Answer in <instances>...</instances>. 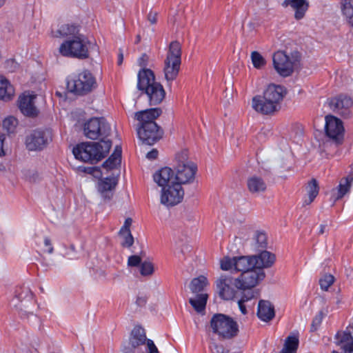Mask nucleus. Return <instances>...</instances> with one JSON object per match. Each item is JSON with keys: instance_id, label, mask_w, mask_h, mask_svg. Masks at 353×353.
<instances>
[{"instance_id": "nucleus-9", "label": "nucleus", "mask_w": 353, "mask_h": 353, "mask_svg": "<svg viewBox=\"0 0 353 353\" xmlns=\"http://www.w3.org/2000/svg\"><path fill=\"white\" fill-rule=\"evenodd\" d=\"M177 159L174 179L180 184L191 183L197 170L196 164L188 160L186 152H182Z\"/></svg>"}, {"instance_id": "nucleus-49", "label": "nucleus", "mask_w": 353, "mask_h": 353, "mask_svg": "<svg viewBox=\"0 0 353 353\" xmlns=\"http://www.w3.org/2000/svg\"><path fill=\"white\" fill-rule=\"evenodd\" d=\"M44 245L46 248V249L43 250V252H47L48 254L53 253L54 248L52 246L51 240L48 236L44 238Z\"/></svg>"}, {"instance_id": "nucleus-14", "label": "nucleus", "mask_w": 353, "mask_h": 353, "mask_svg": "<svg viewBox=\"0 0 353 353\" xmlns=\"http://www.w3.org/2000/svg\"><path fill=\"white\" fill-rule=\"evenodd\" d=\"M325 130L326 136L336 145L343 143L344 127L341 120L332 115L326 116Z\"/></svg>"}, {"instance_id": "nucleus-54", "label": "nucleus", "mask_w": 353, "mask_h": 353, "mask_svg": "<svg viewBox=\"0 0 353 353\" xmlns=\"http://www.w3.org/2000/svg\"><path fill=\"white\" fill-rule=\"evenodd\" d=\"M157 12L150 11L148 15V20L150 22L151 24H154L157 23Z\"/></svg>"}, {"instance_id": "nucleus-23", "label": "nucleus", "mask_w": 353, "mask_h": 353, "mask_svg": "<svg viewBox=\"0 0 353 353\" xmlns=\"http://www.w3.org/2000/svg\"><path fill=\"white\" fill-rule=\"evenodd\" d=\"M353 182V171L345 177L341 179L339 185L336 189L332 190V197L334 201L342 199L347 192H350Z\"/></svg>"}, {"instance_id": "nucleus-53", "label": "nucleus", "mask_w": 353, "mask_h": 353, "mask_svg": "<svg viewBox=\"0 0 353 353\" xmlns=\"http://www.w3.org/2000/svg\"><path fill=\"white\" fill-rule=\"evenodd\" d=\"M158 154L159 152L157 149H152L151 151L147 153L146 157L150 160H154L157 158Z\"/></svg>"}, {"instance_id": "nucleus-13", "label": "nucleus", "mask_w": 353, "mask_h": 353, "mask_svg": "<svg viewBox=\"0 0 353 353\" xmlns=\"http://www.w3.org/2000/svg\"><path fill=\"white\" fill-rule=\"evenodd\" d=\"M183 196L184 190L181 184L172 181V185L162 188L161 203L167 207L174 206L181 203Z\"/></svg>"}, {"instance_id": "nucleus-37", "label": "nucleus", "mask_w": 353, "mask_h": 353, "mask_svg": "<svg viewBox=\"0 0 353 353\" xmlns=\"http://www.w3.org/2000/svg\"><path fill=\"white\" fill-rule=\"evenodd\" d=\"M254 248L256 250H260L267 247V235L265 232L256 231L254 235Z\"/></svg>"}, {"instance_id": "nucleus-34", "label": "nucleus", "mask_w": 353, "mask_h": 353, "mask_svg": "<svg viewBox=\"0 0 353 353\" xmlns=\"http://www.w3.org/2000/svg\"><path fill=\"white\" fill-rule=\"evenodd\" d=\"M117 184V179L114 176L106 177L99 183L98 189L102 194L111 191Z\"/></svg>"}, {"instance_id": "nucleus-38", "label": "nucleus", "mask_w": 353, "mask_h": 353, "mask_svg": "<svg viewBox=\"0 0 353 353\" xmlns=\"http://www.w3.org/2000/svg\"><path fill=\"white\" fill-rule=\"evenodd\" d=\"M251 59L254 67L256 69L261 68L266 63L265 59L257 51H253L251 53Z\"/></svg>"}, {"instance_id": "nucleus-32", "label": "nucleus", "mask_w": 353, "mask_h": 353, "mask_svg": "<svg viewBox=\"0 0 353 353\" xmlns=\"http://www.w3.org/2000/svg\"><path fill=\"white\" fill-rule=\"evenodd\" d=\"M319 185L315 179H312L307 186V192L308 197L303 201V205L310 204L319 194Z\"/></svg>"}, {"instance_id": "nucleus-12", "label": "nucleus", "mask_w": 353, "mask_h": 353, "mask_svg": "<svg viewBox=\"0 0 353 353\" xmlns=\"http://www.w3.org/2000/svg\"><path fill=\"white\" fill-rule=\"evenodd\" d=\"M137 134L143 144L152 145L163 136V130L157 123H150L144 125H137Z\"/></svg>"}, {"instance_id": "nucleus-20", "label": "nucleus", "mask_w": 353, "mask_h": 353, "mask_svg": "<svg viewBox=\"0 0 353 353\" xmlns=\"http://www.w3.org/2000/svg\"><path fill=\"white\" fill-rule=\"evenodd\" d=\"M336 339L337 345H341L345 352H353V323L347 326L345 331L337 332Z\"/></svg>"}, {"instance_id": "nucleus-33", "label": "nucleus", "mask_w": 353, "mask_h": 353, "mask_svg": "<svg viewBox=\"0 0 353 353\" xmlns=\"http://www.w3.org/2000/svg\"><path fill=\"white\" fill-rule=\"evenodd\" d=\"M207 300V294H199L195 299H190L189 302L197 312L201 313L205 309Z\"/></svg>"}, {"instance_id": "nucleus-55", "label": "nucleus", "mask_w": 353, "mask_h": 353, "mask_svg": "<svg viewBox=\"0 0 353 353\" xmlns=\"http://www.w3.org/2000/svg\"><path fill=\"white\" fill-rule=\"evenodd\" d=\"M147 303V297L146 296H138L136 300V304L138 306L142 307L144 306Z\"/></svg>"}, {"instance_id": "nucleus-17", "label": "nucleus", "mask_w": 353, "mask_h": 353, "mask_svg": "<svg viewBox=\"0 0 353 353\" xmlns=\"http://www.w3.org/2000/svg\"><path fill=\"white\" fill-rule=\"evenodd\" d=\"M329 106L336 113L345 118L350 115V108L353 105V100L351 97L340 94L329 100Z\"/></svg>"}, {"instance_id": "nucleus-64", "label": "nucleus", "mask_w": 353, "mask_h": 353, "mask_svg": "<svg viewBox=\"0 0 353 353\" xmlns=\"http://www.w3.org/2000/svg\"><path fill=\"white\" fill-rule=\"evenodd\" d=\"M17 299L19 301H22V299H23V297H22V296H21V294H17Z\"/></svg>"}, {"instance_id": "nucleus-48", "label": "nucleus", "mask_w": 353, "mask_h": 353, "mask_svg": "<svg viewBox=\"0 0 353 353\" xmlns=\"http://www.w3.org/2000/svg\"><path fill=\"white\" fill-rule=\"evenodd\" d=\"M210 349L212 353H228V351L225 350L222 345H218L215 343L211 345Z\"/></svg>"}, {"instance_id": "nucleus-35", "label": "nucleus", "mask_w": 353, "mask_h": 353, "mask_svg": "<svg viewBox=\"0 0 353 353\" xmlns=\"http://www.w3.org/2000/svg\"><path fill=\"white\" fill-rule=\"evenodd\" d=\"M341 10L347 22L353 26V0H343Z\"/></svg>"}, {"instance_id": "nucleus-8", "label": "nucleus", "mask_w": 353, "mask_h": 353, "mask_svg": "<svg viewBox=\"0 0 353 353\" xmlns=\"http://www.w3.org/2000/svg\"><path fill=\"white\" fill-rule=\"evenodd\" d=\"M301 61V54L294 50L290 55L284 51H277L273 55V64L276 72L283 77L292 74Z\"/></svg>"}, {"instance_id": "nucleus-26", "label": "nucleus", "mask_w": 353, "mask_h": 353, "mask_svg": "<svg viewBox=\"0 0 353 353\" xmlns=\"http://www.w3.org/2000/svg\"><path fill=\"white\" fill-rule=\"evenodd\" d=\"M282 6L283 7L291 6L295 10V19L300 20L304 17L308 9L309 3L306 0H285Z\"/></svg>"}, {"instance_id": "nucleus-19", "label": "nucleus", "mask_w": 353, "mask_h": 353, "mask_svg": "<svg viewBox=\"0 0 353 353\" xmlns=\"http://www.w3.org/2000/svg\"><path fill=\"white\" fill-rule=\"evenodd\" d=\"M145 332L144 329L140 326H135L131 332L129 339V345L131 347H125L123 353H134V349L139 345L147 343Z\"/></svg>"}, {"instance_id": "nucleus-52", "label": "nucleus", "mask_w": 353, "mask_h": 353, "mask_svg": "<svg viewBox=\"0 0 353 353\" xmlns=\"http://www.w3.org/2000/svg\"><path fill=\"white\" fill-rule=\"evenodd\" d=\"M132 223V219L131 218H127L125 220L123 225L121 227L119 232H128L130 231V227Z\"/></svg>"}, {"instance_id": "nucleus-46", "label": "nucleus", "mask_w": 353, "mask_h": 353, "mask_svg": "<svg viewBox=\"0 0 353 353\" xmlns=\"http://www.w3.org/2000/svg\"><path fill=\"white\" fill-rule=\"evenodd\" d=\"M323 317V314L321 311L319 312L318 314L315 316V317L313 319L312 325H311V330L315 331L316 330L317 327L321 325L322 320Z\"/></svg>"}, {"instance_id": "nucleus-18", "label": "nucleus", "mask_w": 353, "mask_h": 353, "mask_svg": "<svg viewBox=\"0 0 353 353\" xmlns=\"http://www.w3.org/2000/svg\"><path fill=\"white\" fill-rule=\"evenodd\" d=\"M36 95L23 94L19 97L18 106L21 113L28 117H36L39 110L35 105Z\"/></svg>"}, {"instance_id": "nucleus-30", "label": "nucleus", "mask_w": 353, "mask_h": 353, "mask_svg": "<svg viewBox=\"0 0 353 353\" xmlns=\"http://www.w3.org/2000/svg\"><path fill=\"white\" fill-rule=\"evenodd\" d=\"M14 95V89L8 79L0 77V99L4 101L12 100Z\"/></svg>"}, {"instance_id": "nucleus-11", "label": "nucleus", "mask_w": 353, "mask_h": 353, "mask_svg": "<svg viewBox=\"0 0 353 353\" xmlns=\"http://www.w3.org/2000/svg\"><path fill=\"white\" fill-rule=\"evenodd\" d=\"M216 290L220 298L225 301L233 300L239 290L236 278L228 274H221L215 282Z\"/></svg>"}, {"instance_id": "nucleus-63", "label": "nucleus", "mask_w": 353, "mask_h": 353, "mask_svg": "<svg viewBox=\"0 0 353 353\" xmlns=\"http://www.w3.org/2000/svg\"><path fill=\"white\" fill-rule=\"evenodd\" d=\"M280 353H295V352H292L291 350H288L286 348L283 347V349L281 350Z\"/></svg>"}, {"instance_id": "nucleus-15", "label": "nucleus", "mask_w": 353, "mask_h": 353, "mask_svg": "<svg viewBox=\"0 0 353 353\" xmlns=\"http://www.w3.org/2000/svg\"><path fill=\"white\" fill-rule=\"evenodd\" d=\"M265 276L264 270L254 268L241 273L236 278L237 285L241 290H251L263 281Z\"/></svg>"}, {"instance_id": "nucleus-44", "label": "nucleus", "mask_w": 353, "mask_h": 353, "mask_svg": "<svg viewBox=\"0 0 353 353\" xmlns=\"http://www.w3.org/2000/svg\"><path fill=\"white\" fill-rule=\"evenodd\" d=\"M119 234L123 239L121 245L123 247L130 248L134 243V238L130 231L128 232H119Z\"/></svg>"}, {"instance_id": "nucleus-7", "label": "nucleus", "mask_w": 353, "mask_h": 353, "mask_svg": "<svg viewBox=\"0 0 353 353\" xmlns=\"http://www.w3.org/2000/svg\"><path fill=\"white\" fill-rule=\"evenodd\" d=\"M210 327L214 334L225 339H230L238 334V325L229 316L215 314L210 320Z\"/></svg>"}, {"instance_id": "nucleus-50", "label": "nucleus", "mask_w": 353, "mask_h": 353, "mask_svg": "<svg viewBox=\"0 0 353 353\" xmlns=\"http://www.w3.org/2000/svg\"><path fill=\"white\" fill-rule=\"evenodd\" d=\"M147 348L148 353H159L157 346L151 339L147 341Z\"/></svg>"}, {"instance_id": "nucleus-27", "label": "nucleus", "mask_w": 353, "mask_h": 353, "mask_svg": "<svg viewBox=\"0 0 353 353\" xmlns=\"http://www.w3.org/2000/svg\"><path fill=\"white\" fill-rule=\"evenodd\" d=\"M79 26L74 23H64L59 26L55 32H52L54 37H72L79 35Z\"/></svg>"}, {"instance_id": "nucleus-31", "label": "nucleus", "mask_w": 353, "mask_h": 353, "mask_svg": "<svg viewBox=\"0 0 353 353\" xmlns=\"http://www.w3.org/2000/svg\"><path fill=\"white\" fill-rule=\"evenodd\" d=\"M121 146L116 145L113 153L109 157V158L103 162L102 166L108 170L114 169L117 165L121 163Z\"/></svg>"}, {"instance_id": "nucleus-40", "label": "nucleus", "mask_w": 353, "mask_h": 353, "mask_svg": "<svg viewBox=\"0 0 353 353\" xmlns=\"http://www.w3.org/2000/svg\"><path fill=\"white\" fill-rule=\"evenodd\" d=\"M299 343V341L298 337L295 336H288L285 339L283 347L296 353Z\"/></svg>"}, {"instance_id": "nucleus-47", "label": "nucleus", "mask_w": 353, "mask_h": 353, "mask_svg": "<svg viewBox=\"0 0 353 353\" xmlns=\"http://www.w3.org/2000/svg\"><path fill=\"white\" fill-rule=\"evenodd\" d=\"M141 263V259L139 256L132 255L128 258V265L131 267H137Z\"/></svg>"}, {"instance_id": "nucleus-1", "label": "nucleus", "mask_w": 353, "mask_h": 353, "mask_svg": "<svg viewBox=\"0 0 353 353\" xmlns=\"http://www.w3.org/2000/svg\"><path fill=\"white\" fill-rule=\"evenodd\" d=\"M287 92L283 86L270 84L263 92V96L257 95L252 99V108L263 114H271L281 108Z\"/></svg>"}, {"instance_id": "nucleus-22", "label": "nucleus", "mask_w": 353, "mask_h": 353, "mask_svg": "<svg viewBox=\"0 0 353 353\" xmlns=\"http://www.w3.org/2000/svg\"><path fill=\"white\" fill-rule=\"evenodd\" d=\"M153 179L155 183L158 184L159 186L163 188V187H167L168 185H172V182H176L174 176L173 170L168 167H165L157 172H156L153 175Z\"/></svg>"}, {"instance_id": "nucleus-28", "label": "nucleus", "mask_w": 353, "mask_h": 353, "mask_svg": "<svg viewBox=\"0 0 353 353\" xmlns=\"http://www.w3.org/2000/svg\"><path fill=\"white\" fill-rule=\"evenodd\" d=\"M247 185L248 190L254 194L264 192L267 188V184L264 179L258 176H252L248 178Z\"/></svg>"}, {"instance_id": "nucleus-59", "label": "nucleus", "mask_w": 353, "mask_h": 353, "mask_svg": "<svg viewBox=\"0 0 353 353\" xmlns=\"http://www.w3.org/2000/svg\"><path fill=\"white\" fill-rule=\"evenodd\" d=\"M123 59V52H120V53L119 54V57H118V64L119 65H121L122 63Z\"/></svg>"}, {"instance_id": "nucleus-56", "label": "nucleus", "mask_w": 353, "mask_h": 353, "mask_svg": "<svg viewBox=\"0 0 353 353\" xmlns=\"http://www.w3.org/2000/svg\"><path fill=\"white\" fill-rule=\"evenodd\" d=\"M148 60V57L147 54H143L142 56L139 59V63L140 66H145L147 65V62Z\"/></svg>"}, {"instance_id": "nucleus-6", "label": "nucleus", "mask_w": 353, "mask_h": 353, "mask_svg": "<svg viewBox=\"0 0 353 353\" xmlns=\"http://www.w3.org/2000/svg\"><path fill=\"white\" fill-rule=\"evenodd\" d=\"M181 64V46L177 41H172L164 60L163 72L168 81H172L177 77Z\"/></svg>"}, {"instance_id": "nucleus-58", "label": "nucleus", "mask_w": 353, "mask_h": 353, "mask_svg": "<svg viewBox=\"0 0 353 353\" xmlns=\"http://www.w3.org/2000/svg\"><path fill=\"white\" fill-rule=\"evenodd\" d=\"M326 227H327L326 224H321L320 225V230H319V234H324Z\"/></svg>"}, {"instance_id": "nucleus-24", "label": "nucleus", "mask_w": 353, "mask_h": 353, "mask_svg": "<svg viewBox=\"0 0 353 353\" xmlns=\"http://www.w3.org/2000/svg\"><path fill=\"white\" fill-rule=\"evenodd\" d=\"M255 268L263 270L270 268L275 261L274 254L266 250L261 251L259 254L252 256Z\"/></svg>"}, {"instance_id": "nucleus-62", "label": "nucleus", "mask_w": 353, "mask_h": 353, "mask_svg": "<svg viewBox=\"0 0 353 353\" xmlns=\"http://www.w3.org/2000/svg\"><path fill=\"white\" fill-rule=\"evenodd\" d=\"M346 274L347 276H353V269L349 268L346 270Z\"/></svg>"}, {"instance_id": "nucleus-45", "label": "nucleus", "mask_w": 353, "mask_h": 353, "mask_svg": "<svg viewBox=\"0 0 353 353\" xmlns=\"http://www.w3.org/2000/svg\"><path fill=\"white\" fill-rule=\"evenodd\" d=\"M19 63L16 62L14 59H8L5 62V68L10 72H15L19 68Z\"/></svg>"}, {"instance_id": "nucleus-41", "label": "nucleus", "mask_w": 353, "mask_h": 353, "mask_svg": "<svg viewBox=\"0 0 353 353\" xmlns=\"http://www.w3.org/2000/svg\"><path fill=\"white\" fill-rule=\"evenodd\" d=\"M154 272V265L150 261H143L140 265V273L142 276H150Z\"/></svg>"}, {"instance_id": "nucleus-61", "label": "nucleus", "mask_w": 353, "mask_h": 353, "mask_svg": "<svg viewBox=\"0 0 353 353\" xmlns=\"http://www.w3.org/2000/svg\"><path fill=\"white\" fill-rule=\"evenodd\" d=\"M3 139L1 137H0V156L3 154Z\"/></svg>"}, {"instance_id": "nucleus-21", "label": "nucleus", "mask_w": 353, "mask_h": 353, "mask_svg": "<svg viewBox=\"0 0 353 353\" xmlns=\"http://www.w3.org/2000/svg\"><path fill=\"white\" fill-rule=\"evenodd\" d=\"M162 114L159 108H149L137 112L135 119L139 121L137 125H144L150 123H156L155 120Z\"/></svg>"}, {"instance_id": "nucleus-51", "label": "nucleus", "mask_w": 353, "mask_h": 353, "mask_svg": "<svg viewBox=\"0 0 353 353\" xmlns=\"http://www.w3.org/2000/svg\"><path fill=\"white\" fill-rule=\"evenodd\" d=\"M248 301V298H241L240 300H239L238 301V305H239V309L241 312V313L243 314H247V310H246V307L245 305H244L245 302Z\"/></svg>"}, {"instance_id": "nucleus-3", "label": "nucleus", "mask_w": 353, "mask_h": 353, "mask_svg": "<svg viewBox=\"0 0 353 353\" xmlns=\"http://www.w3.org/2000/svg\"><path fill=\"white\" fill-rule=\"evenodd\" d=\"M112 147L110 139H101L99 142H85L77 145L72 153L77 159L95 163L103 159Z\"/></svg>"}, {"instance_id": "nucleus-43", "label": "nucleus", "mask_w": 353, "mask_h": 353, "mask_svg": "<svg viewBox=\"0 0 353 353\" xmlns=\"http://www.w3.org/2000/svg\"><path fill=\"white\" fill-rule=\"evenodd\" d=\"M334 282V277L332 274H326L319 281L321 288L327 291Z\"/></svg>"}, {"instance_id": "nucleus-42", "label": "nucleus", "mask_w": 353, "mask_h": 353, "mask_svg": "<svg viewBox=\"0 0 353 353\" xmlns=\"http://www.w3.org/2000/svg\"><path fill=\"white\" fill-rule=\"evenodd\" d=\"M221 268L224 271L234 270V257H223L220 261Z\"/></svg>"}, {"instance_id": "nucleus-16", "label": "nucleus", "mask_w": 353, "mask_h": 353, "mask_svg": "<svg viewBox=\"0 0 353 353\" xmlns=\"http://www.w3.org/2000/svg\"><path fill=\"white\" fill-rule=\"evenodd\" d=\"M51 141V132L46 130H35L31 132L26 139V145L28 150H41Z\"/></svg>"}, {"instance_id": "nucleus-36", "label": "nucleus", "mask_w": 353, "mask_h": 353, "mask_svg": "<svg viewBox=\"0 0 353 353\" xmlns=\"http://www.w3.org/2000/svg\"><path fill=\"white\" fill-rule=\"evenodd\" d=\"M207 285V278L204 276H200L192 280L190 288L192 292L197 293L201 292Z\"/></svg>"}, {"instance_id": "nucleus-25", "label": "nucleus", "mask_w": 353, "mask_h": 353, "mask_svg": "<svg viewBox=\"0 0 353 353\" xmlns=\"http://www.w3.org/2000/svg\"><path fill=\"white\" fill-rule=\"evenodd\" d=\"M256 314L263 321L268 322L272 320L275 315L274 305L269 301L260 300Z\"/></svg>"}, {"instance_id": "nucleus-5", "label": "nucleus", "mask_w": 353, "mask_h": 353, "mask_svg": "<svg viewBox=\"0 0 353 353\" xmlns=\"http://www.w3.org/2000/svg\"><path fill=\"white\" fill-rule=\"evenodd\" d=\"M67 86L71 92L83 96L97 87L96 78L88 70H83L67 80Z\"/></svg>"}, {"instance_id": "nucleus-4", "label": "nucleus", "mask_w": 353, "mask_h": 353, "mask_svg": "<svg viewBox=\"0 0 353 353\" xmlns=\"http://www.w3.org/2000/svg\"><path fill=\"white\" fill-rule=\"evenodd\" d=\"M137 88L147 95L151 106L161 103L165 96L163 85L155 81L154 74L150 69H142L139 72Z\"/></svg>"}, {"instance_id": "nucleus-2", "label": "nucleus", "mask_w": 353, "mask_h": 353, "mask_svg": "<svg viewBox=\"0 0 353 353\" xmlns=\"http://www.w3.org/2000/svg\"><path fill=\"white\" fill-rule=\"evenodd\" d=\"M59 50L60 54L64 57L81 59H87L92 54H99V48L97 43L90 41L83 34L65 40L61 44Z\"/></svg>"}, {"instance_id": "nucleus-29", "label": "nucleus", "mask_w": 353, "mask_h": 353, "mask_svg": "<svg viewBox=\"0 0 353 353\" xmlns=\"http://www.w3.org/2000/svg\"><path fill=\"white\" fill-rule=\"evenodd\" d=\"M254 267L252 256H234V270L244 272Z\"/></svg>"}, {"instance_id": "nucleus-10", "label": "nucleus", "mask_w": 353, "mask_h": 353, "mask_svg": "<svg viewBox=\"0 0 353 353\" xmlns=\"http://www.w3.org/2000/svg\"><path fill=\"white\" fill-rule=\"evenodd\" d=\"M110 126L103 117H93L85 123L83 132L85 136L92 140L97 139L99 137L103 139L108 137L110 134Z\"/></svg>"}, {"instance_id": "nucleus-57", "label": "nucleus", "mask_w": 353, "mask_h": 353, "mask_svg": "<svg viewBox=\"0 0 353 353\" xmlns=\"http://www.w3.org/2000/svg\"><path fill=\"white\" fill-rule=\"evenodd\" d=\"M254 297V292L253 291H248L246 293H243L241 298H248V301Z\"/></svg>"}, {"instance_id": "nucleus-60", "label": "nucleus", "mask_w": 353, "mask_h": 353, "mask_svg": "<svg viewBox=\"0 0 353 353\" xmlns=\"http://www.w3.org/2000/svg\"><path fill=\"white\" fill-rule=\"evenodd\" d=\"M343 303V298L341 296H338L336 297V304L339 305L341 303Z\"/></svg>"}, {"instance_id": "nucleus-39", "label": "nucleus", "mask_w": 353, "mask_h": 353, "mask_svg": "<svg viewBox=\"0 0 353 353\" xmlns=\"http://www.w3.org/2000/svg\"><path fill=\"white\" fill-rule=\"evenodd\" d=\"M17 119L14 117H9L3 121V128L7 131L8 133H13L17 125Z\"/></svg>"}]
</instances>
